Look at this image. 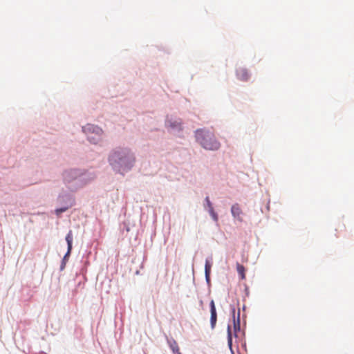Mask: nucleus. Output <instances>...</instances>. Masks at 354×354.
Returning a JSON list of instances; mask_svg holds the SVG:
<instances>
[{"instance_id":"f257e3e1","label":"nucleus","mask_w":354,"mask_h":354,"mask_svg":"<svg viewBox=\"0 0 354 354\" xmlns=\"http://www.w3.org/2000/svg\"><path fill=\"white\" fill-rule=\"evenodd\" d=\"M136 161L134 155L127 148H117L109 154V162L112 167L120 173L130 170Z\"/></svg>"},{"instance_id":"f03ea898","label":"nucleus","mask_w":354,"mask_h":354,"mask_svg":"<svg viewBox=\"0 0 354 354\" xmlns=\"http://www.w3.org/2000/svg\"><path fill=\"white\" fill-rule=\"evenodd\" d=\"M195 134L197 142L204 149L217 150L220 147V143L216 139L213 132L205 129H198Z\"/></svg>"},{"instance_id":"7ed1b4c3","label":"nucleus","mask_w":354,"mask_h":354,"mask_svg":"<svg viewBox=\"0 0 354 354\" xmlns=\"http://www.w3.org/2000/svg\"><path fill=\"white\" fill-rule=\"evenodd\" d=\"M83 131L87 134L88 140L94 143L98 140V138L95 139L94 137L91 136L90 133H95L98 138L100 137L102 133V129L92 124H87L83 127Z\"/></svg>"},{"instance_id":"20e7f679","label":"nucleus","mask_w":354,"mask_h":354,"mask_svg":"<svg viewBox=\"0 0 354 354\" xmlns=\"http://www.w3.org/2000/svg\"><path fill=\"white\" fill-rule=\"evenodd\" d=\"M236 75L242 81H247L250 77L248 70L243 68H239L236 70Z\"/></svg>"},{"instance_id":"39448f33","label":"nucleus","mask_w":354,"mask_h":354,"mask_svg":"<svg viewBox=\"0 0 354 354\" xmlns=\"http://www.w3.org/2000/svg\"><path fill=\"white\" fill-rule=\"evenodd\" d=\"M231 212L232 216L237 218L239 221H242L243 219L241 217V215L242 214V211L238 204H234L232 206L231 208Z\"/></svg>"},{"instance_id":"423d86ee","label":"nucleus","mask_w":354,"mask_h":354,"mask_svg":"<svg viewBox=\"0 0 354 354\" xmlns=\"http://www.w3.org/2000/svg\"><path fill=\"white\" fill-rule=\"evenodd\" d=\"M73 239V233H72V231L70 230L66 236V241L67 245H68V250H67L66 254L64 256V259L67 258L71 254V252L72 250Z\"/></svg>"},{"instance_id":"0eeeda50","label":"nucleus","mask_w":354,"mask_h":354,"mask_svg":"<svg viewBox=\"0 0 354 354\" xmlns=\"http://www.w3.org/2000/svg\"><path fill=\"white\" fill-rule=\"evenodd\" d=\"M167 343L174 354H181L176 341L174 339H167Z\"/></svg>"},{"instance_id":"6e6552de","label":"nucleus","mask_w":354,"mask_h":354,"mask_svg":"<svg viewBox=\"0 0 354 354\" xmlns=\"http://www.w3.org/2000/svg\"><path fill=\"white\" fill-rule=\"evenodd\" d=\"M232 317H233V319H234V328L236 329V328H237L238 329H239V323H240L239 312L238 313L236 322V320H235V308L234 307H232Z\"/></svg>"},{"instance_id":"1a4fd4ad","label":"nucleus","mask_w":354,"mask_h":354,"mask_svg":"<svg viewBox=\"0 0 354 354\" xmlns=\"http://www.w3.org/2000/svg\"><path fill=\"white\" fill-rule=\"evenodd\" d=\"M212 264L208 260H206L205 265V272L207 280H209Z\"/></svg>"},{"instance_id":"9d476101","label":"nucleus","mask_w":354,"mask_h":354,"mask_svg":"<svg viewBox=\"0 0 354 354\" xmlns=\"http://www.w3.org/2000/svg\"><path fill=\"white\" fill-rule=\"evenodd\" d=\"M211 313V317H210V323H211V327L212 328H214L216 320H217V314L216 312H210Z\"/></svg>"},{"instance_id":"9b49d317","label":"nucleus","mask_w":354,"mask_h":354,"mask_svg":"<svg viewBox=\"0 0 354 354\" xmlns=\"http://www.w3.org/2000/svg\"><path fill=\"white\" fill-rule=\"evenodd\" d=\"M236 268H237V272H238L239 274L241 277V279H245V268H244V266L239 263H237Z\"/></svg>"},{"instance_id":"f8f14e48","label":"nucleus","mask_w":354,"mask_h":354,"mask_svg":"<svg viewBox=\"0 0 354 354\" xmlns=\"http://www.w3.org/2000/svg\"><path fill=\"white\" fill-rule=\"evenodd\" d=\"M209 212L210 214V215L212 216V218L215 221H218V215L216 214V213L214 212V208L213 207H211L210 209H209Z\"/></svg>"},{"instance_id":"ddd939ff","label":"nucleus","mask_w":354,"mask_h":354,"mask_svg":"<svg viewBox=\"0 0 354 354\" xmlns=\"http://www.w3.org/2000/svg\"><path fill=\"white\" fill-rule=\"evenodd\" d=\"M210 312H216L214 301L213 300L210 302Z\"/></svg>"},{"instance_id":"4468645a","label":"nucleus","mask_w":354,"mask_h":354,"mask_svg":"<svg viewBox=\"0 0 354 354\" xmlns=\"http://www.w3.org/2000/svg\"><path fill=\"white\" fill-rule=\"evenodd\" d=\"M67 209V207H63V208H59V209H56V214L57 215H59V214L62 213V212H64L65 211H66Z\"/></svg>"},{"instance_id":"2eb2a0df","label":"nucleus","mask_w":354,"mask_h":354,"mask_svg":"<svg viewBox=\"0 0 354 354\" xmlns=\"http://www.w3.org/2000/svg\"><path fill=\"white\" fill-rule=\"evenodd\" d=\"M205 201H206L207 205V207H208V209H211V207H212V203L210 202L209 198V197H208V196H207V197H206Z\"/></svg>"},{"instance_id":"dca6fc26","label":"nucleus","mask_w":354,"mask_h":354,"mask_svg":"<svg viewBox=\"0 0 354 354\" xmlns=\"http://www.w3.org/2000/svg\"><path fill=\"white\" fill-rule=\"evenodd\" d=\"M227 332H228L229 342H231V328H230V326H228V327H227Z\"/></svg>"},{"instance_id":"f3484780","label":"nucleus","mask_w":354,"mask_h":354,"mask_svg":"<svg viewBox=\"0 0 354 354\" xmlns=\"http://www.w3.org/2000/svg\"><path fill=\"white\" fill-rule=\"evenodd\" d=\"M68 175H69V172H68V171L64 174V178L66 180H70L69 178L68 177Z\"/></svg>"}]
</instances>
